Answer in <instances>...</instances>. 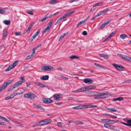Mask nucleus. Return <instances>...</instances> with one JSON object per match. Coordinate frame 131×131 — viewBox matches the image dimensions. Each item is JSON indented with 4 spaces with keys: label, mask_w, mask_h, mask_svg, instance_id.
Segmentation results:
<instances>
[{
    "label": "nucleus",
    "mask_w": 131,
    "mask_h": 131,
    "mask_svg": "<svg viewBox=\"0 0 131 131\" xmlns=\"http://www.w3.org/2000/svg\"><path fill=\"white\" fill-rule=\"evenodd\" d=\"M96 86L94 85H90L89 86H86L85 87H82L81 88L78 89L77 90H73L72 91L73 93H79L82 91H87L94 89L95 88Z\"/></svg>",
    "instance_id": "nucleus-1"
},
{
    "label": "nucleus",
    "mask_w": 131,
    "mask_h": 131,
    "mask_svg": "<svg viewBox=\"0 0 131 131\" xmlns=\"http://www.w3.org/2000/svg\"><path fill=\"white\" fill-rule=\"evenodd\" d=\"M107 97V93L106 92H97L96 96L94 97L95 99H104Z\"/></svg>",
    "instance_id": "nucleus-2"
},
{
    "label": "nucleus",
    "mask_w": 131,
    "mask_h": 131,
    "mask_svg": "<svg viewBox=\"0 0 131 131\" xmlns=\"http://www.w3.org/2000/svg\"><path fill=\"white\" fill-rule=\"evenodd\" d=\"M52 122V120L50 119H45L39 122L40 125L43 126L44 125H47L50 123Z\"/></svg>",
    "instance_id": "nucleus-3"
},
{
    "label": "nucleus",
    "mask_w": 131,
    "mask_h": 131,
    "mask_svg": "<svg viewBox=\"0 0 131 131\" xmlns=\"http://www.w3.org/2000/svg\"><path fill=\"white\" fill-rule=\"evenodd\" d=\"M24 97L25 98H30L31 99H34L35 97V95L34 93L29 92L26 93L24 95Z\"/></svg>",
    "instance_id": "nucleus-4"
},
{
    "label": "nucleus",
    "mask_w": 131,
    "mask_h": 131,
    "mask_svg": "<svg viewBox=\"0 0 131 131\" xmlns=\"http://www.w3.org/2000/svg\"><path fill=\"white\" fill-rule=\"evenodd\" d=\"M19 62V61L18 60H17L15 61L13 64H12L10 66H9V67L5 70V71H10V70L14 68L17 63H18Z\"/></svg>",
    "instance_id": "nucleus-5"
},
{
    "label": "nucleus",
    "mask_w": 131,
    "mask_h": 131,
    "mask_svg": "<svg viewBox=\"0 0 131 131\" xmlns=\"http://www.w3.org/2000/svg\"><path fill=\"white\" fill-rule=\"evenodd\" d=\"M53 69V67L49 66H43L41 69V70L45 71H50L52 70Z\"/></svg>",
    "instance_id": "nucleus-6"
},
{
    "label": "nucleus",
    "mask_w": 131,
    "mask_h": 131,
    "mask_svg": "<svg viewBox=\"0 0 131 131\" xmlns=\"http://www.w3.org/2000/svg\"><path fill=\"white\" fill-rule=\"evenodd\" d=\"M113 65L118 70H123L124 69V68L121 65H118V64L115 63H113Z\"/></svg>",
    "instance_id": "nucleus-7"
},
{
    "label": "nucleus",
    "mask_w": 131,
    "mask_h": 131,
    "mask_svg": "<svg viewBox=\"0 0 131 131\" xmlns=\"http://www.w3.org/2000/svg\"><path fill=\"white\" fill-rule=\"evenodd\" d=\"M52 23V20H51L50 22H49L48 26L46 27L43 31L44 32H46L48 31L49 30L50 28Z\"/></svg>",
    "instance_id": "nucleus-8"
},
{
    "label": "nucleus",
    "mask_w": 131,
    "mask_h": 131,
    "mask_svg": "<svg viewBox=\"0 0 131 131\" xmlns=\"http://www.w3.org/2000/svg\"><path fill=\"white\" fill-rule=\"evenodd\" d=\"M83 82L86 84H91L93 82V81L91 79L86 78L83 80Z\"/></svg>",
    "instance_id": "nucleus-9"
},
{
    "label": "nucleus",
    "mask_w": 131,
    "mask_h": 131,
    "mask_svg": "<svg viewBox=\"0 0 131 131\" xmlns=\"http://www.w3.org/2000/svg\"><path fill=\"white\" fill-rule=\"evenodd\" d=\"M20 78L21 80H22V81H20L16 83L17 84V85L19 86L21 84H22L23 82H24L25 80L24 78L23 77H20Z\"/></svg>",
    "instance_id": "nucleus-10"
},
{
    "label": "nucleus",
    "mask_w": 131,
    "mask_h": 131,
    "mask_svg": "<svg viewBox=\"0 0 131 131\" xmlns=\"http://www.w3.org/2000/svg\"><path fill=\"white\" fill-rule=\"evenodd\" d=\"M97 92L94 91H90L88 94V95L89 96H94L95 97L96 96Z\"/></svg>",
    "instance_id": "nucleus-11"
},
{
    "label": "nucleus",
    "mask_w": 131,
    "mask_h": 131,
    "mask_svg": "<svg viewBox=\"0 0 131 131\" xmlns=\"http://www.w3.org/2000/svg\"><path fill=\"white\" fill-rule=\"evenodd\" d=\"M43 101L44 103L46 104H49L53 102L51 99L49 98H45L43 100Z\"/></svg>",
    "instance_id": "nucleus-12"
},
{
    "label": "nucleus",
    "mask_w": 131,
    "mask_h": 131,
    "mask_svg": "<svg viewBox=\"0 0 131 131\" xmlns=\"http://www.w3.org/2000/svg\"><path fill=\"white\" fill-rule=\"evenodd\" d=\"M33 105L34 107L36 108L40 109L42 111L45 110L44 108L40 105H37L35 104H33Z\"/></svg>",
    "instance_id": "nucleus-13"
},
{
    "label": "nucleus",
    "mask_w": 131,
    "mask_h": 131,
    "mask_svg": "<svg viewBox=\"0 0 131 131\" xmlns=\"http://www.w3.org/2000/svg\"><path fill=\"white\" fill-rule=\"evenodd\" d=\"M8 86L6 83H4L0 87V92L6 88Z\"/></svg>",
    "instance_id": "nucleus-14"
},
{
    "label": "nucleus",
    "mask_w": 131,
    "mask_h": 131,
    "mask_svg": "<svg viewBox=\"0 0 131 131\" xmlns=\"http://www.w3.org/2000/svg\"><path fill=\"white\" fill-rule=\"evenodd\" d=\"M116 31H115L112 32L110 35L108 36V37L104 40V41H106L107 40L111 38L116 33Z\"/></svg>",
    "instance_id": "nucleus-15"
},
{
    "label": "nucleus",
    "mask_w": 131,
    "mask_h": 131,
    "mask_svg": "<svg viewBox=\"0 0 131 131\" xmlns=\"http://www.w3.org/2000/svg\"><path fill=\"white\" fill-rule=\"evenodd\" d=\"M49 76L48 75H43L41 76L40 78V79L43 80H46L48 79Z\"/></svg>",
    "instance_id": "nucleus-16"
},
{
    "label": "nucleus",
    "mask_w": 131,
    "mask_h": 131,
    "mask_svg": "<svg viewBox=\"0 0 131 131\" xmlns=\"http://www.w3.org/2000/svg\"><path fill=\"white\" fill-rule=\"evenodd\" d=\"M18 86L17 85V84L16 83L14 85L13 87H12L11 88L8 89V92L10 91Z\"/></svg>",
    "instance_id": "nucleus-17"
},
{
    "label": "nucleus",
    "mask_w": 131,
    "mask_h": 131,
    "mask_svg": "<svg viewBox=\"0 0 131 131\" xmlns=\"http://www.w3.org/2000/svg\"><path fill=\"white\" fill-rule=\"evenodd\" d=\"M84 105H80L75 106L72 107L73 109H80L84 108Z\"/></svg>",
    "instance_id": "nucleus-18"
},
{
    "label": "nucleus",
    "mask_w": 131,
    "mask_h": 131,
    "mask_svg": "<svg viewBox=\"0 0 131 131\" xmlns=\"http://www.w3.org/2000/svg\"><path fill=\"white\" fill-rule=\"evenodd\" d=\"M58 2L57 0H50L49 3L51 5H54Z\"/></svg>",
    "instance_id": "nucleus-19"
},
{
    "label": "nucleus",
    "mask_w": 131,
    "mask_h": 131,
    "mask_svg": "<svg viewBox=\"0 0 131 131\" xmlns=\"http://www.w3.org/2000/svg\"><path fill=\"white\" fill-rule=\"evenodd\" d=\"M34 22H31L30 25H29V27L26 30V31L27 32H29L30 29H31L32 27V25L34 24Z\"/></svg>",
    "instance_id": "nucleus-20"
},
{
    "label": "nucleus",
    "mask_w": 131,
    "mask_h": 131,
    "mask_svg": "<svg viewBox=\"0 0 131 131\" xmlns=\"http://www.w3.org/2000/svg\"><path fill=\"white\" fill-rule=\"evenodd\" d=\"M40 31V29H39L37 31V32H36L32 37V39H34L35 38H36V37L38 36V34H39Z\"/></svg>",
    "instance_id": "nucleus-21"
},
{
    "label": "nucleus",
    "mask_w": 131,
    "mask_h": 131,
    "mask_svg": "<svg viewBox=\"0 0 131 131\" xmlns=\"http://www.w3.org/2000/svg\"><path fill=\"white\" fill-rule=\"evenodd\" d=\"M61 94H57L53 95V97L54 99L56 100L58 99L60 96Z\"/></svg>",
    "instance_id": "nucleus-22"
},
{
    "label": "nucleus",
    "mask_w": 131,
    "mask_h": 131,
    "mask_svg": "<svg viewBox=\"0 0 131 131\" xmlns=\"http://www.w3.org/2000/svg\"><path fill=\"white\" fill-rule=\"evenodd\" d=\"M3 22L5 24L7 25H8L10 23V21L9 20H5Z\"/></svg>",
    "instance_id": "nucleus-23"
},
{
    "label": "nucleus",
    "mask_w": 131,
    "mask_h": 131,
    "mask_svg": "<svg viewBox=\"0 0 131 131\" xmlns=\"http://www.w3.org/2000/svg\"><path fill=\"white\" fill-rule=\"evenodd\" d=\"M68 33L66 32L61 35L60 37L59 38V41L62 40L65 36L68 35Z\"/></svg>",
    "instance_id": "nucleus-24"
},
{
    "label": "nucleus",
    "mask_w": 131,
    "mask_h": 131,
    "mask_svg": "<svg viewBox=\"0 0 131 131\" xmlns=\"http://www.w3.org/2000/svg\"><path fill=\"white\" fill-rule=\"evenodd\" d=\"M100 57L105 58V59H107L109 58V56L108 55L106 54H101L100 55Z\"/></svg>",
    "instance_id": "nucleus-25"
},
{
    "label": "nucleus",
    "mask_w": 131,
    "mask_h": 131,
    "mask_svg": "<svg viewBox=\"0 0 131 131\" xmlns=\"http://www.w3.org/2000/svg\"><path fill=\"white\" fill-rule=\"evenodd\" d=\"M88 18L86 19H84L83 20L80 21L77 25V27H79L80 25L84 23L88 19Z\"/></svg>",
    "instance_id": "nucleus-26"
},
{
    "label": "nucleus",
    "mask_w": 131,
    "mask_h": 131,
    "mask_svg": "<svg viewBox=\"0 0 131 131\" xmlns=\"http://www.w3.org/2000/svg\"><path fill=\"white\" fill-rule=\"evenodd\" d=\"M34 11V10L32 9H31L27 10L26 11V12L29 14L33 15L34 13L32 12Z\"/></svg>",
    "instance_id": "nucleus-27"
},
{
    "label": "nucleus",
    "mask_w": 131,
    "mask_h": 131,
    "mask_svg": "<svg viewBox=\"0 0 131 131\" xmlns=\"http://www.w3.org/2000/svg\"><path fill=\"white\" fill-rule=\"evenodd\" d=\"M124 99V98L123 97H118L117 98H114L113 99V101H121L123 100Z\"/></svg>",
    "instance_id": "nucleus-28"
},
{
    "label": "nucleus",
    "mask_w": 131,
    "mask_h": 131,
    "mask_svg": "<svg viewBox=\"0 0 131 131\" xmlns=\"http://www.w3.org/2000/svg\"><path fill=\"white\" fill-rule=\"evenodd\" d=\"M0 118L4 120L5 121L7 122L8 123H9L10 122V121L9 120L7 119L4 117L2 116H0Z\"/></svg>",
    "instance_id": "nucleus-29"
},
{
    "label": "nucleus",
    "mask_w": 131,
    "mask_h": 131,
    "mask_svg": "<svg viewBox=\"0 0 131 131\" xmlns=\"http://www.w3.org/2000/svg\"><path fill=\"white\" fill-rule=\"evenodd\" d=\"M6 13V11L5 9H3L0 7V14H4Z\"/></svg>",
    "instance_id": "nucleus-30"
},
{
    "label": "nucleus",
    "mask_w": 131,
    "mask_h": 131,
    "mask_svg": "<svg viewBox=\"0 0 131 131\" xmlns=\"http://www.w3.org/2000/svg\"><path fill=\"white\" fill-rule=\"evenodd\" d=\"M76 125H83L84 124V123L82 122L79 121H76L74 122Z\"/></svg>",
    "instance_id": "nucleus-31"
},
{
    "label": "nucleus",
    "mask_w": 131,
    "mask_h": 131,
    "mask_svg": "<svg viewBox=\"0 0 131 131\" xmlns=\"http://www.w3.org/2000/svg\"><path fill=\"white\" fill-rule=\"evenodd\" d=\"M7 31L5 30L3 31V38L5 39L7 35Z\"/></svg>",
    "instance_id": "nucleus-32"
},
{
    "label": "nucleus",
    "mask_w": 131,
    "mask_h": 131,
    "mask_svg": "<svg viewBox=\"0 0 131 131\" xmlns=\"http://www.w3.org/2000/svg\"><path fill=\"white\" fill-rule=\"evenodd\" d=\"M118 56L120 58H121L125 60L126 56L119 54H117Z\"/></svg>",
    "instance_id": "nucleus-33"
},
{
    "label": "nucleus",
    "mask_w": 131,
    "mask_h": 131,
    "mask_svg": "<svg viewBox=\"0 0 131 131\" xmlns=\"http://www.w3.org/2000/svg\"><path fill=\"white\" fill-rule=\"evenodd\" d=\"M118 56L120 58H121L125 60L126 56L119 54H117Z\"/></svg>",
    "instance_id": "nucleus-34"
},
{
    "label": "nucleus",
    "mask_w": 131,
    "mask_h": 131,
    "mask_svg": "<svg viewBox=\"0 0 131 131\" xmlns=\"http://www.w3.org/2000/svg\"><path fill=\"white\" fill-rule=\"evenodd\" d=\"M101 120L102 121L106 123H108V122H110V120L106 119H101Z\"/></svg>",
    "instance_id": "nucleus-35"
},
{
    "label": "nucleus",
    "mask_w": 131,
    "mask_h": 131,
    "mask_svg": "<svg viewBox=\"0 0 131 131\" xmlns=\"http://www.w3.org/2000/svg\"><path fill=\"white\" fill-rule=\"evenodd\" d=\"M106 108L109 110L110 112H116L117 111L116 110L115 108Z\"/></svg>",
    "instance_id": "nucleus-36"
},
{
    "label": "nucleus",
    "mask_w": 131,
    "mask_h": 131,
    "mask_svg": "<svg viewBox=\"0 0 131 131\" xmlns=\"http://www.w3.org/2000/svg\"><path fill=\"white\" fill-rule=\"evenodd\" d=\"M127 36L125 34H123L120 35V38L122 39H124L127 37Z\"/></svg>",
    "instance_id": "nucleus-37"
},
{
    "label": "nucleus",
    "mask_w": 131,
    "mask_h": 131,
    "mask_svg": "<svg viewBox=\"0 0 131 131\" xmlns=\"http://www.w3.org/2000/svg\"><path fill=\"white\" fill-rule=\"evenodd\" d=\"M36 49L35 48H33L32 49V53L30 55L32 57L34 56V55L35 54V51L36 50Z\"/></svg>",
    "instance_id": "nucleus-38"
},
{
    "label": "nucleus",
    "mask_w": 131,
    "mask_h": 131,
    "mask_svg": "<svg viewBox=\"0 0 131 131\" xmlns=\"http://www.w3.org/2000/svg\"><path fill=\"white\" fill-rule=\"evenodd\" d=\"M84 105V108H92V105Z\"/></svg>",
    "instance_id": "nucleus-39"
},
{
    "label": "nucleus",
    "mask_w": 131,
    "mask_h": 131,
    "mask_svg": "<svg viewBox=\"0 0 131 131\" xmlns=\"http://www.w3.org/2000/svg\"><path fill=\"white\" fill-rule=\"evenodd\" d=\"M47 15H47H46L45 17L42 18L41 20H39V21H41L42 22H43L45 20L47 19L48 18L47 17Z\"/></svg>",
    "instance_id": "nucleus-40"
},
{
    "label": "nucleus",
    "mask_w": 131,
    "mask_h": 131,
    "mask_svg": "<svg viewBox=\"0 0 131 131\" xmlns=\"http://www.w3.org/2000/svg\"><path fill=\"white\" fill-rule=\"evenodd\" d=\"M102 4V2H101L97 3L96 4L94 5L93 6V7H94L96 6H100V5H101Z\"/></svg>",
    "instance_id": "nucleus-41"
},
{
    "label": "nucleus",
    "mask_w": 131,
    "mask_h": 131,
    "mask_svg": "<svg viewBox=\"0 0 131 131\" xmlns=\"http://www.w3.org/2000/svg\"><path fill=\"white\" fill-rule=\"evenodd\" d=\"M13 80H8V81L5 82L8 85H9L12 82Z\"/></svg>",
    "instance_id": "nucleus-42"
},
{
    "label": "nucleus",
    "mask_w": 131,
    "mask_h": 131,
    "mask_svg": "<svg viewBox=\"0 0 131 131\" xmlns=\"http://www.w3.org/2000/svg\"><path fill=\"white\" fill-rule=\"evenodd\" d=\"M127 123L128 126L131 127V119L127 120Z\"/></svg>",
    "instance_id": "nucleus-43"
},
{
    "label": "nucleus",
    "mask_w": 131,
    "mask_h": 131,
    "mask_svg": "<svg viewBox=\"0 0 131 131\" xmlns=\"http://www.w3.org/2000/svg\"><path fill=\"white\" fill-rule=\"evenodd\" d=\"M71 59H72L75 58H78V57L75 56H72L70 57V58Z\"/></svg>",
    "instance_id": "nucleus-44"
},
{
    "label": "nucleus",
    "mask_w": 131,
    "mask_h": 131,
    "mask_svg": "<svg viewBox=\"0 0 131 131\" xmlns=\"http://www.w3.org/2000/svg\"><path fill=\"white\" fill-rule=\"evenodd\" d=\"M39 86L40 87L43 88L45 87V85L42 83H39Z\"/></svg>",
    "instance_id": "nucleus-45"
},
{
    "label": "nucleus",
    "mask_w": 131,
    "mask_h": 131,
    "mask_svg": "<svg viewBox=\"0 0 131 131\" xmlns=\"http://www.w3.org/2000/svg\"><path fill=\"white\" fill-rule=\"evenodd\" d=\"M103 14V13L102 11H100L99 12V13L97 14L96 15V16H99L102 14Z\"/></svg>",
    "instance_id": "nucleus-46"
},
{
    "label": "nucleus",
    "mask_w": 131,
    "mask_h": 131,
    "mask_svg": "<svg viewBox=\"0 0 131 131\" xmlns=\"http://www.w3.org/2000/svg\"><path fill=\"white\" fill-rule=\"evenodd\" d=\"M74 12H75L74 11H72V12H71L69 13H67V15H68V16H69L71 15L72 14L74 13Z\"/></svg>",
    "instance_id": "nucleus-47"
},
{
    "label": "nucleus",
    "mask_w": 131,
    "mask_h": 131,
    "mask_svg": "<svg viewBox=\"0 0 131 131\" xmlns=\"http://www.w3.org/2000/svg\"><path fill=\"white\" fill-rule=\"evenodd\" d=\"M113 127L114 126L113 125H111L109 124L108 126V127L107 128L110 129H113Z\"/></svg>",
    "instance_id": "nucleus-48"
},
{
    "label": "nucleus",
    "mask_w": 131,
    "mask_h": 131,
    "mask_svg": "<svg viewBox=\"0 0 131 131\" xmlns=\"http://www.w3.org/2000/svg\"><path fill=\"white\" fill-rule=\"evenodd\" d=\"M105 25L104 24H103L99 28V29H102L105 26Z\"/></svg>",
    "instance_id": "nucleus-49"
},
{
    "label": "nucleus",
    "mask_w": 131,
    "mask_h": 131,
    "mask_svg": "<svg viewBox=\"0 0 131 131\" xmlns=\"http://www.w3.org/2000/svg\"><path fill=\"white\" fill-rule=\"evenodd\" d=\"M110 122L109 123V124H113L116 122L115 121H112L110 120Z\"/></svg>",
    "instance_id": "nucleus-50"
},
{
    "label": "nucleus",
    "mask_w": 131,
    "mask_h": 131,
    "mask_svg": "<svg viewBox=\"0 0 131 131\" xmlns=\"http://www.w3.org/2000/svg\"><path fill=\"white\" fill-rule=\"evenodd\" d=\"M15 34L16 36L20 35H21V33L19 32H16L15 33Z\"/></svg>",
    "instance_id": "nucleus-51"
},
{
    "label": "nucleus",
    "mask_w": 131,
    "mask_h": 131,
    "mask_svg": "<svg viewBox=\"0 0 131 131\" xmlns=\"http://www.w3.org/2000/svg\"><path fill=\"white\" fill-rule=\"evenodd\" d=\"M130 58V57L128 56H126L125 60L127 61H129Z\"/></svg>",
    "instance_id": "nucleus-52"
},
{
    "label": "nucleus",
    "mask_w": 131,
    "mask_h": 131,
    "mask_svg": "<svg viewBox=\"0 0 131 131\" xmlns=\"http://www.w3.org/2000/svg\"><path fill=\"white\" fill-rule=\"evenodd\" d=\"M9 96V97H10V99H11L13 98L14 96H15V95H14V93Z\"/></svg>",
    "instance_id": "nucleus-53"
},
{
    "label": "nucleus",
    "mask_w": 131,
    "mask_h": 131,
    "mask_svg": "<svg viewBox=\"0 0 131 131\" xmlns=\"http://www.w3.org/2000/svg\"><path fill=\"white\" fill-rule=\"evenodd\" d=\"M109 10V9L108 8H107L106 9H105L104 10H103V11H102L103 13H105V12H107V11L108 10Z\"/></svg>",
    "instance_id": "nucleus-54"
},
{
    "label": "nucleus",
    "mask_w": 131,
    "mask_h": 131,
    "mask_svg": "<svg viewBox=\"0 0 131 131\" xmlns=\"http://www.w3.org/2000/svg\"><path fill=\"white\" fill-rule=\"evenodd\" d=\"M31 57H32L30 55H29L26 57V58L25 59V60H26L29 59H30L31 58Z\"/></svg>",
    "instance_id": "nucleus-55"
},
{
    "label": "nucleus",
    "mask_w": 131,
    "mask_h": 131,
    "mask_svg": "<svg viewBox=\"0 0 131 131\" xmlns=\"http://www.w3.org/2000/svg\"><path fill=\"white\" fill-rule=\"evenodd\" d=\"M131 83V80H126V81H125L123 82H122L123 83Z\"/></svg>",
    "instance_id": "nucleus-56"
},
{
    "label": "nucleus",
    "mask_w": 131,
    "mask_h": 131,
    "mask_svg": "<svg viewBox=\"0 0 131 131\" xmlns=\"http://www.w3.org/2000/svg\"><path fill=\"white\" fill-rule=\"evenodd\" d=\"M15 122L17 124H18L19 126H21L22 127L23 126V125L22 124H21L20 123L18 122L17 121H16Z\"/></svg>",
    "instance_id": "nucleus-57"
},
{
    "label": "nucleus",
    "mask_w": 131,
    "mask_h": 131,
    "mask_svg": "<svg viewBox=\"0 0 131 131\" xmlns=\"http://www.w3.org/2000/svg\"><path fill=\"white\" fill-rule=\"evenodd\" d=\"M111 21V20H110L108 21H107L105 22L104 23V25H105V26H106Z\"/></svg>",
    "instance_id": "nucleus-58"
},
{
    "label": "nucleus",
    "mask_w": 131,
    "mask_h": 131,
    "mask_svg": "<svg viewBox=\"0 0 131 131\" xmlns=\"http://www.w3.org/2000/svg\"><path fill=\"white\" fill-rule=\"evenodd\" d=\"M110 117L113 118H117V117L115 115H110Z\"/></svg>",
    "instance_id": "nucleus-59"
},
{
    "label": "nucleus",
    "mask_w": 131,
    "mask_h": 131,
    "mask_svg": "<svg viewBox=\"0 0 131 131\" xmlns=\"http://www.w3.org/2000/svg\"><path fill=\"white\" fill-rule=\"evenodd\" d=\"M82 34L83 35H87V33L86 31H84L82 32Z\"/></svg>",
    "instance_id": "nucleus-60"
},
{
    "label": "nucleus",
    "mask_w": 131,
    "mask_h": 131,
    "mask_svg": "<svg viewBox=\"0 0 131 131\" xmlns=\"http://www.w3.org/2000/svg\"><path fill=\"white\" fill-rule=\"evenodd\" d=\"M57 124L60 127H61L62 126V123L60 122H59Z\"/></svg>",
    "instance_id": "nucleus-61"
},
{
    "label": "nucleus",
    "mask_w": 131,
    "mask_h": 131,
    "mask_svg": "<svg viewBox=\"0 0 131 131\" xmlns=\"http://www.w3.org/2000/svg\"><path fill=\"white\" fill-rule=\"evenodd\" d=\"M26 84L27 86V87L30 86L31 84L29 82H27L26 83Z\"/></svg>",
    "instance_id": "nucleus-62"
},
{
    "label": "nucleus",
    "mask_w": 131,
    "mask_h": 131,
    "mask_svg": "<svg viewBox=\"0 0 131 131\" xmlns=\"http://www.w3.org/2000/svg\"><path fill=\"white\" fill-rule=\"evenodd\" d=\"M67 16H68V15H67V13L65 15H63L62 17L63 18V19L64 18H66Z\"/></svg>",
    "instance_id": "nucleus-63"
},
{
    "label": "nucleus",
    "mask_w": 131,
    "mask_h": 131,
    "mask_svg": "<svg viewBox=\"0 0 131 131\" xmlns=\"http://www.w3.org/2000/svg\"><path fill=\"white\" fill-rule=\"evenodd\" d=\"M112 129L114 131H120L119 130L115 128L114 126L113 129Z\"/></svg>",
    "instance_id": "nucleus-64"
}]
</instances>
